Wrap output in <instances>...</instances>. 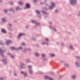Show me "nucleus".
<instances>
[{"instance_id":"obj_1","label":"nucleus","mask_w":80,"mask_h":80,"mask_svg":"<svg viewBox=\"0 0 80 80\" xmlns=\"http://www.w3.org/2000/svg\"><path fill=\"white\" fill-rule=\"evenodd\" d=\"M55 3L53 2H52L51 3V6L49 7V9H52V8H53L55 7Z\"/></svg>"},{"instance_id":"obj_2","label":"nucleus","mask_w":80,"mask_h":80,"mask_svg":"<svg viewBox=\"0 0 80 80\" xmlns=\"http://www.w3.org/2000/svg\"><path fill=\"white\" fill-rule=\"evenodd\" d=\"M75 3H76V1L75 0H72L71 1V3L72 5L75 4Z\"/></svg>"},{"instance_id":"obj_3","label":"nucleus","mask_w":80,"mask_h":80,"mask_svg":"<svg viewBox=\"0 0 80 80\" xmlns=\"http://www.w3.org/2000/svg\"><path fill=\"white\" fill-rule=\"evenodd\" d=\"M28 68L29 69L30 71H29V73H30V74H32V70H31V66H28Z\"/></svg>"},{"instance_id":"obj_4","label":"nucleus","mask_w":80,"mask_h":80,"mask_svg":"<svg viewBox=\"0 0 80 80\" xmlns=\"http://www.w3.org/2000/svg\"><path fill=\"white\" fill-rule=\"evenodd\" d=\"M44 78L45 79H47V78H49V80H53V79H52V78H48V77L46 76H45L44 77Z\"/></svg>"},{"instance_id":"obj_5","label":"nucleus","mask_w":80,"mask_h":80,"mask_svg":"<svg viewBox=\"0 0 80 80\" xmlns=\"http://www.w3.org/2000/svg\"><path fill=\"white\" fill-rule=\"evenodd\" d=\"M11 42H12V41L9 40H7L6 41V44L7 45H8V44L10 43H11Z\"/></svg>"},{"instance_id":"obj_6","label":"nucleus","mask_w":80,"mask_h":80,"mask_svg":"<svg viewBox=\"0 0 80 80\" xmlns=\"http://www.w3.org/2000/svg\"><path fill=\"white\" fill-rule=\"evenodd\" d=\"M24 35V33H20L19 34L18 36V38H19L20 37L22 36V35Z\"/></svg>"},{"instance_id":"obj_7","label":"nucleus","mask_w":80,"mask_h":80,"mask_svg":"<svg viewBox=\"0 0 80 80\" xmlns=\"http://www.w3.org/2000/svg\"><path fill=\"white\" fill-rule=\"evenodd\" d=\"M26 8H29L30 7V5H29V4H28V3H27L26 5Z\"/></svg>"},{"instance_id":"obj_8","label":"nucleus","mask_w":80,"mask_h":80,"mask_svg":"<svg viewBox=\"0 0 80 80\" xmlns=\"http://www.w3.org/2000/svg\"><path fill=\"white\" fill-rule=\"evenodd\" d=\"M2 31L3 33H5L6 32V31L4 29H2Z\"/></svg>"},{"instance_id":"obj_9","label":"nucleus","mask_w":80,"mask_h":80,"mask_svg":"<svg viewBox=\"0 0 80 80\" xmlns=\"http://www.w3.org/2000/svg\"><path fill=\"white\" fill-rule=\"evenodd\" d=\"M2 22H6V20H5V19L4 18H3L2 19Z\"/></svg>"},{"instance_id":"obj_10","label":"nucleus","mask_w":80,"mask_h":80,"mask_svg":"<svg viewBox=\"0 0 80 80\" xmlns=\"http://www.w3.org/2000/svg\"><path fill=\"white\" fill-rule=\"evenodd\" d=\"M35 55L37 57H38V56L39 55V54L37 53H36L35 54Z\"/></svg>"},{"instance_id":"obj_11","label":"nucleus","mask_w":80,"mask_h":80,"mask_svg":"<svg viewBox=\"0 0 80 80\" xmlns=\"http://www.w3.org/2000/svg\"><path fill=\"white\" fill-rule=\"evenodd\" d=\"M36 13L38 14H39L40 13V11H36Z\"/></svg>"},{"instance_id":"obj_12","label":"nucleus","mask_w":80,"mask_h":80,"mask_svg":"<svg viewBox=\"0 0 80 80\" xmlns=\"http://www.w3.org/2000/svg\"><path fill=\"white\" fill-rule=\"evenodd\" d=\"M11 48V50H15V49H16L14 47H12Z\"/></svg>"},{"instance_id":"obj_13","label":"nucleus","mask_w":80,"mask_h":80,"mask_svg":"<svg viewBox=\"0 0 80 80\" xmlns=\"http://www.w3.org/2000/svg\"><path fill=\"white\" fill-rule=\"evenodd\" d=\"M19 5H23V3L22 2H19Z\"/></svg>"},{"instance_id":"obj_14","label":"nucleus","mask_w":80,"mask_h":80,"mask_svg":"<svg viewBox=\"0 0 80 80\" xmlns=\"http://www.w3.org/2000/svg\"><path fill=\"white\" fill-rule=\"evenodd\" d=\"M50 55L51 56V57H54V56H55V55L52 54H50Z\"/></svg>"},{"instance_id":"obj_15","label":"nucleus","mask_w":80,"mask_h":80,"mask_svg":"<svg viewBox=\"0 0 80 80\" xmlns=\"http://www.w3.org/2000/svg\"><path fill=\"white\" fill-rule=\"evenodd\" d=\"M0 52L2 54L3 53V51L2 49H0Z\"/></svg>"},{"instance_id":"obj_16","label":"nucleus","mask_w":80,"mask_h":80,"mask_svg":"<svg viewBox=\"0 0 80 80\" xmlns=\"http://www.w3.org/2000/svg\"><path fill=\"white\" fill-rule=\"evenodd\" d=\"M24 74L25 77L26 76H27V73H26L24 72Z\"/></svg>"},{"instance_id":"obj_17","label":"nucleus","mask_w":80,"mask_h":80,"mask_svg":"<svg viewBox=\"0 0 80 80\" xmlns=\"http://www.w3.org/2000/svg\"><path fill=\"white\" fill-rule=\"evenodd\" d=\"M70 48H71V49H73V47H72V46H70Z\"/></svg>"},{"instance_id":"obj_18","label":"nucleus","mask_w":80,"mask_h":80,"mask_svg":"<svg viewBox=\"0 0 80 80\" xmlns=\"http://www.w3.org/2000/svg\"><path fill=\"white\" fill-rule=\"evenodd\" d=\"M35 21H34V20H32V23H35Z\"/></svg>"},{"instance_id":"obj_19","label":"nucleus","mask_w":80,"mask_h":80,"mask_svg":"<svg viewBox=\"0 0 80 80\" xmlns=\"http://www.w3.org/2000/svg\"><path fill=\"white\" fill-rule=\"evenodd\" d=\"M4 12L5 13H7V10H4Z\"/></svg>"},{"instance_id":"obj_20","label":"nucleus","mask_w":80,"mask_h":80,"mask_svg":"<svg viewBox=\"0 0 80 80\" xmlns=\"http://www.w3.org/2000/svg\"><path fill=\"white\" fill-rule=\"evenodd\" d=\"M22 45H25V43H23V42H22Z\"/></svg>"},{"instance_id":"obj_21","label":"nucleus","mask_w":80,"mask_h":80,"mask_svg":"<svg viewBox=\"0 0 80 80\" xmlns=\"http://www.w3.org/2000/svg\"><path fill=\"white\" fill-rule=\"evenodd\" d=\"M16 10H19L18 9V7H17V8H16Z\"/></svg>"},{"instance_id":"obj_22","label":"nucleus","mask_w":80,"mask_h":80,"mask_svg":"<svg viewBox=\"0 0 80 80\" xmlns=\"http://www.w3.org/2000/svg\"><path fill=\"white\" fill-rule=\"evenodd\" d=\"M45 54H43L42 55V56L43 57H45Z\"/></svg>"},{"instance_id":"obj_23","label":"nucleus","mask_w":80,"mask_h":80,"mask_svg":"<svg viewBox=\"0 0 80 80\" xmlns=\"http://www.w3.org/2000/svg\"><path fill=\"white\" fill-rule=\"evenodd\" d=\"M75 78V76L72 77V78L73 79H74V78Z\"/></svg>"},{"instance_id":"obj_24","label":"nucleus","mask_w":80,"mask_h":80,"mask_svg":"<svg viewBox=\"0 0 80 80\" xmlns=\"http://www.w3.org/2000/svg\"><path fill=\"white\" fill-rule=\"evenodd\" d=\"M57 12H58V10H57L55 11V12H56V13H57Z\"/></svg>"},{"instance_id":"obj_25","label":"nucleus","mask_w":80,"mask_h":80,"mask_svg":"<svg viewBox=\"0 0 80 80\" xmlns=\"http://www.w3.org/2000/svg\"><path fill=\"white\" fill-rule=\"evenodd\" d=\"M46 41H48V39L46 38Z\"/></svg>"},{"instance_id":"obj_26","label":"nucleus","mask_w":80,"mask_h":80,"mask_svg":"<svg viewBox=\"0 0 80 80\" xmlns=\"http://www.w3.org/2000/svg\"><path fill=\"white\" fill-rule=\"evenodd\" d=\"M22 47H20V48H19V49H22Z\"/></svg>"},{"instance_id":"obj_27","label":"nucleus","mask_w":80,"mask_h":80,"mask_svg":"<svg viewBox=\"0 0 80 80\" xmlns=\"http://www.w3.org/2000/svg\"><path fill=\"white\" fill-rule=\"evenodd\" d=\"M21 73H23V71H22L21 72Z\"/></svg>"},{"instance_id":"obj_28","label":"nucleus","mask_w":80,"mask_h":80,"mask_svg":"<svg viewBox=\"0 0 80 80\" xmlns=\"http://www.w3.org/2000/svg\"><path fill=\"white\" fill-rule=\"evenodd\" d=\"M9 25L10 27H11V26H12V25L11 24H9Z\"/></svg>"},{"instance_id":"obj_29","label":"nucleus","mask_w":80,"mask_h":80,"mask_svg":"<svg viewBox=\"0 0 80 80\" xmlns=\"http://www.w3.org/2000/svg\"><path fill=\"white\" fill-rule=\"evenodd\" d=\"M42 45H44V44H45V43L43 42V43H42Z\"/></svg>"},{"instance_id":"obj_30","label":"nucleus","mask_w":80,"mask_h":80,"mask_svg":"<svg viewBox=\"0 0 80 80\" xmlns=\"http://www.w3.org/2000/svg\"><path fill=\"white\" fill-rule=\"evenodd\" d=\"M0 80H2V78H0Z\"/></svg>"},{"instance_id":"obj_31","label":"nucleus","mask_w":80,"mask_h":80,"mask_svg":"<svg viewBox=\"0 0 80 80\" xmlns=\"http://www.w3.org/2000/svg\"><path fill=\"white\" fill-rule=\"evenodd\" d=\"M14 76H16V75L15 74H14Z\"/></svg>"},{"instance_id":"obj_32","label":"nucleus","mask_w":80,"mask_h":80,"mask_svg":"<svg viewBox=\"0 0 80 80\" xmlns=\"http://www.w3.org/2000/svg\"><path fill=\"white\" fill-rule=\"evenodd\" d=\"M36 0H34V2H35Z\"/></svg>"},{"instance_id":"obj_33","label":"nucleus","mask_w":80,"mask_h":80,"mask_svg":"<svg viewBox=\"0 0 80 80\" xmlns=\"http://www.w3.org/2000/svg\"><path fill=\"white\" fill-rule=\"evenodd\" d=\"M77 58H80L79 57H77Z\"/></svg>"},{"instance_id":"obj_34","label":"nucleus","mask_w":80,"mask_h":80,"mask_svg":"<svg viewBox=\"0 0 80 80\" xmlns=\"http://www.w3.org/2000/svg\"><path fill=\"white\" fill-rule=\"evenodd\" d=\"M76 65H77V63H76Z\"/></svg>"},{"instance_id":"obj_35","label":"nucleus","mask_w":80,"mask_h":80,"mask_svg":"<svg viewBox=\"0 0 80 80\" xmlns=\"http://www.w3.org/2000/svg\"><path fill=\"white\" fill-rule=\"evenodd\" d=\"M12 58H13V57H12Z\"/></svg>"},{"instance_id":"obj_36","label":"nucleus","mask_w":80,"mask_h":80,"mask_svg":"<svg viewBox=\"0 0 80 80\" xmlns=\"http://www.w3.org/2000/svg\"><path fill=\"white\" fill-rule=\"evenodd\" d=\"M43 12V13H44L43 12Z\"/></svg>"},{"instance_id":"obj_37","label":"nucleus","mask_w":80,"mask_h":80,"mask_svg":"<svg viewBox=\"0 0 80 80\" xmlns=\"http://www.w3.org/2000/svg\"><path fill=\"white\" fill-rule=\"evenodd\" d=\"M1 44V45H2V44Z\"/></svg>"},{"instance_id":"obj_38","label":"nucleus","mask_w":80,"mask_h":80,"mask_svg":"<svg viewBox=\"0 0 80 80\" xmlns=\"http://www.w3.org/2000/svg\"><path fill=\"white\" fill-rule=\"evenodd\" d=\"M55 30V31H56V30Z\"/></svg>"}]
</instances>
